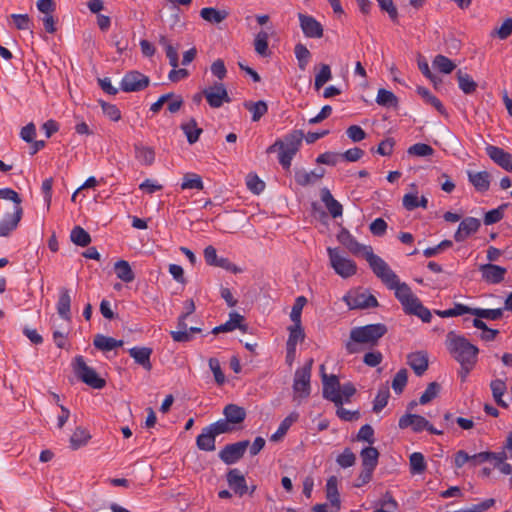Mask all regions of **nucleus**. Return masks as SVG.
I'll list each match as a JSON object with an SVG mask.
<instances>
[{
	"mask_svg": "<svg viewBox=\"0 0 512 512\" xmlns=\"http://www.w3.org/2000/svg\"><path fill=\"white\" fill-rule=\"evenodd\" d=\"M337 239L352 254L365 257L374 274L381 279L388 289L395 291V297L401 303L405 314L417 316L425 323L431 321L432 314L430 310L422 304L420 299L412 292L410 286L405 282H400L389 265L381 257L374 254L371 246L360 244L347 229H342L337 235Z\"/></svg>",
	"mask_w": 512,
	"mask_h": 512,
	"instance_id": "f257e3e1",
	"label": "nucleus"
},
{
	"mask_svg": "<svg viewBox=\"0 0 512 512\" xmlns=\"http://www.w3.org/2000/svg\"><path fill=\"white\" fill-rule=\"evenodd\" d=\"M387 332L388 328L383 323L354 327L350 331L349 340L345 343V349L348 354L359 353V345L375 346Z\"/></svg>",
	"mask_w": 512,
	"mask_h": 512,
	"instance_id": "f03ea898",
	"label": "nucleus"
},
{
	"mask_svg": "<svg viewBox=\"0 0 512 512\" xmlns=\"http://www.w3.org/2000/svg\"><path fill=\"white\" fill-rule=\"evenodd\" d=\"M446 347L458 363H464L465 361L477 362L479 349L464 336L450 331L447 334Z\"/></svg>",
	"mask_w": 512,
	"mask_h": 512,
	"instance_id": "7ed1b4c3",
	"label": "nucleus"
},
{
	"mask_svg": "<svg viewBox=\"0 0 512 512\" xmlns=\"http://www.w3.org/2000/svg\"><path fill=\"white\" fill-rule=\"evenodd\" d=\"M313 359L310 358L304 366L296 369L293 381L294 399L308 398L311 393V371Z\"/></svg>",
	"mask_w": 512,
	"mask_h": 512,
	"instance_id": "20e7f679",
	"label": "nucleus"
},
{
	"mask_svg": "<svg viewBox=\"0 0 512 512\" xmlns=\"http://www.w3.org/2000/svg\"><path fill=\"white\" fill-rule=\"evenodd\" d=\"M320 374L322 380L323 398L333 402L336 406L343 404L342 394L340 393V381L338 376L325 373V365L320 366Z\"/></svg>",
	"mask_w": 512,
	"mask_h": 512,
	"instance_id": "39448f33",
	"label": "nucleus"
},
{
	"mask_svg": "<svg viewBox=\"0 0 512 512\" xmlns=\"http://www.w3.org/2000/svg\"><path fill=\"white\" fill-rule=\"evenodd\" d=\"M329 261L331 267L335 273L342 278H349L356 274L357 265L356 263L343 256L338 248H327Z\"/></svg>",
	"mask_w": 512,
	"mask_h": 512,
	"instance_id": "423d86ee",
	"label": "nucleus"
},
{
	"mask_svg": "<svg viewBox=\"0 0 512 512\" xmlns=\"http://www.w3.org/2000/svg\"><path fill=\"white\" fill-rule=\"evenodd\" d=\"M74 372L82 382L94 389H102L106 384L105 380L99 377L96 371L85 363L82 356L75 358Z\"/></svg>",
	"mask_w": 512,
	"mask_h": 512,
	"instance_id": "0eeeda50",
	"label": "nucleus"
},
{
	"mask_svg": "<svg viewBox=\"0 0 512 512\" xmlns=\"http://www.w3.org/2000/svg\"><path fill=\"white\" fill-rule=\"evenodd\" d=\"M150 79L139 71H130L121 80L120 88L124 92H137L147 88Z\"/></svg>",
	"mask_w": 512,
	"mask_h": 512,
	"instance_id": "6e6552de",
	"label": "nucleus"
},
{
	"mask_svg": "<svg viewBox=\"0 0 512 512\" xmlns=\"http://www.w3.org/2000/svg\"><path fill=\"white\" fill-rule=\"evenodd\" d=\"M343 300L350 309H367L378 306L376 297L365 292L349 293L343 297Z\"/></svg>",
	"mask_w": 512,
	"mask_h": 512,
	"instance_id": "1a4fd4ad",
	"label": "nucleus"
},
{
	"mask_svg": "<svg viewBox=\"0 0 512 512\" xmlns=\"http://www.w3.org/2000/svg\"><path fill=\"white\" fill-rule=\"evenodd\" d=\"M249 445L248 440L227 444L220 452L219 458L227 465L235 464L243 456Z\"/></svg>",
	"mask_w": 512,
	"mask_h": 512,
	"instance_id": "9d476101",
	"label": "nucleus"
},
{
	"mask_svg": "<svg viewBox=\"0 0 512 512\" xmlns=\"http://www.w3.org/2000/svg\"><path fill=\"white\" fill-rule=\"evenodd\" d=\"M202 94L212 108H219L223 103H229L231 101L222 83H215L213 86L204 89Z\"/></svg>",
	"mask_w": 512,
	"mask_h": 512,
	"instance_id": "9b49d317",
	"label": "nucleus"
},
{
	"mask_svg": "<svg viewBox=\"0 0 512 512\" xmlns=\"http://www.w3.org/2000/svg\"><path fill=\"white\" fill-rule=\"evenodd\" d=\"M300 28L307 38L319 39L323 37L324 28L313 16L298 13Z\"/></svg>",
	"mask_w": 512,
	"mask_h": 512,
	"instance_id": "f8f14e48",
	"label": "nucleus"
},
{
	"mask_svg": "<svg viewBox=\"0 0 512 512\" xmlns=\"http://www.w3.org/2000/svg\"><path fill=\"white\" fill-rule=\"evenodd\" d=\"M204 259L210 266L220 267L233 273L240 271L228 258L218 257L216 249L211 245L204 249Z\"/></svg>",
	"mask_w": 512,
	"mask_h": 512,
	"instance_id": "ddd939ff",
	"label": "nucleus"
},
{
	"mask_svg": "<svg viewBox=\"0 0 512 512\" xmlns=\"http://www.w3.org/2000/svg\"><path fill=\"white\" fill-rule=\"evenodd\" d=\"M479 271L482 274V279L489 284L501 283L507 272L506 268L492 263L480 265Z\"/></svg>",
	"mask_w": 512,
	"mask_h": 512,
	"instance_id": "4468645a",
	"label": "nucleus"
},
{
	"mask_svg": "<svg viewBox=\"0 0 512 512\" xmlns=\"http://www.w3.org/2000/svg\"><path fill=\"white\" fill-rule=\"evenodd\" d=\"M486 153L489 158L501 168L508 172H512V155L510 153L493 145H488L486 147Z\"/></svg>",
	"mask_w": 512,
	"mask_h": 512,
	"instance_id": "2eb2a0df",
	"label": "nucleus"
},
{
	"mask_svg": "<svg viewBox=\"0 0 512 512\" xmlns=\"http://www.w3.org/2000/svg\"><path fill=\"white\" fill-rule=\"evenodd\" d=\"M481 226V222L479 219L474 217H466L464 218L459 226L457 231L454 234V239L456 242H463L470 235L476 233Z\"/></svg>",
	"mask_w": 512,
	"mask_h": 512,
	"instance_id": "dca6fc26",
	"label": "nucleus"
},
{
	"mask_svg": "<svg viewBox=\"0 0 512 512\" xmlns=\"http://www.w3.org/2000/svg\"><path fill=\"white\" fill-rule=\"evenodd\" d=\"M303 138L304 133L302 130H293L287 134L283 140H277V144H279V150L296 154L302 145Z\"/></svg>",
	"mask_w": 512,
	"mask_h": 512,
	"instance_id": "f3484780",
	"label": "nucleus"
},
{
	"mask_svg": "<svg viewBox=\"0 0 512 512\" xmlns=\"http://www.w3.org/2000/svg\"><path fill=\"white\" fill-rule=\"evenodd\" d=\"M23 216V208L13 210L11 213H6L0 221V237H7L13 232L21 221Z\"/></svg>",
	"mask_w": 512,
	"mask_h": 512,
	"instance_id": "a211bd4d",
	"label": "nucleus"
},
{
	"mask_svg": "<svg viewBox=\"0 0 512 512\" xmlns=\"http://www.w3.org/2000/svg\"><path fill=\"white\" fill-rule=\"evenodd\" d=\"M229 487L240 497L247 493L248 487L241 471L237 468L230 469L226 475Z\"/></svg>",
	"mask_w": 512,
	"mask_h": 512,
	"instance_id": "6ab92c4d",
	"label": "nucleus"
},
{
	"mask_svg": "<svg viewBox=\"0 0 512 512\" xmlns=\"http://www.w3.org/2000/svg\"><path fill=\"white\" fill-rule=\"evenodd\" d=\"M398 425L401 429L411 426L412 430L418 433L426 430L429 426V421L421 415L405 414L399 419Z\"/></svg>",
	"mask_w": 512,
	"mask_h": 512,
	"instance_id": "aec40b11",
	"label": "nucleus"
},
{
	"mask_svg": "<svg viewBox=\"0 0 512 512\" xmlns=\"http://www.w3.org/2000/svg\"><path fill=\"white\" fill-rule=\"evenodd\" d=\"M243 320L244 317L242 315L237 312H232L229 314V320L219 326L214 327L212 333L219 334L224 332H231L237 328L246 331L247 325L242 324Z\"/></svg>",
	"mask_w": 512,
	"mask_h": 512,
	"instance_id": "412c9836",
	"label": "nucleus"
},
{
	"mask_svg": "<svg viewBox=\"0 0 512 512\" xmlns=\"http://www.w3.org/2000/svg\"><path fill=\"white\" fill-rule=\"evenodd\" d=\"M71 296L67 288L62 287L59 290V298L57 301L56 309L59 316L69 321L71 319Z\"/></svg>",
	"mask_w": 512,
	"mask_h": 512,
	"instance_id": "4be33fe9",
	"label": "nucleus"
},
{
	"mask_svg": "<svg viewBox=\"0 0 512 512\" xmlns=\"http://www.w3.org/2000/svg\"><path fill=\"white\" fill-rule=\"evenodd\" d=\"M321 200L333 218L342 216L343 207L331 194L328 188L321 189Z\"/></svg>",
	"mask_w": 512,
	"mask_h": 512,
	"instance_id": "5701e85b",
	"label": "nucleus"
},
{
	"mask_svg": "<svg viewBox=\"0 0 512 512\" xmlns=\"http://www.w3.org/2000/svg\"><path fill=\"white\" fill-rule=\"evenodd\" d=\"M225 419L233 426L238 427L246 418V411L236 404H228L223 409Z\"/></svg>",
	"mask_w": 512,
	"mask_h": 512,
	"instance_id": "b1692460",
	"label": "nucleus"
},
{
	"mask_svg": "<svg viewBox=\"0 0 512 512\" xmlns=\"http://www.w3.org/2000/svg\"><path fill=\"white\" fill-rule=\"evenodd\" d=\"M216 435L213 433L211 428L208 426L202 429V432L196 438V446L202 451H214Z\"/></svg>",
	"mask_w": 512,
	"mask_h": 512,
	"instance_id": "393cba45",
	"label": "nucleus"
},
{
	"mask_svg": "<svg viewBox=\"0 0 512 512\" xmlns=\"http://www.w3.org/2000/svg\"><path fill=\"white\" fill-rule=\"evenodd\" d=\"M129 355L134 359V361L141 365L146 370H151L152 364L150 361V357L152 354V349L149 347H133L129 349Z\"/></svg>",
	"mask_w": 512,
	"mask_h": 512,
	"instance_id": "a878e982",
	"label": "nucleus"
},
{
	"mask_svg": "<svg viewBox=\"0 0 512 512\" xmlns=\"http://www.w3.org/2000/svg\"><path fill=\"white\" fill-rule=\"evenodd\" d=\"M469 182L478 192H486L490 187V174L487 171L467 172Z\"/></svg>",
	"mask_w": 512,
	"mask_h": 512,
	"instance_id": "bb28decb",
	"label": "nucleus"
},
{
	"mask_svg": "<svg viewBox=\"0 0 512 512\" xmlns=\"http://www.w3.org/2000/svg\"><path fill=\"white\" fill-rule=\"evenodd\" d=\"M506 459H507V454L505 451H501L498 453L485 451V452H480V453L474 454L470 458L471 464L473 466H476L478 464H481V463H484L487 461H496V465H499V464H501V462L505 461Z\"/></svg>",
	"mask_w": 512,
	"mask_h": 512,
	"instance_id": "cd10ccee",
	"label": "nucleus"
},
{
	"mask_svg": "<svg viewBox=\"0 0 512 512\" xmlns=\"http://www.w3.org/2000/svg\"><path fill=\"white\" fill-rule=\"evenodd\" d=\"M408 364L417 376H421L428 368V356L425 352H415L408 355Z\"/></svg>",
	"mask_w": 512,
	"mask_h": 512,
	"instance_id": "c85d7f7f",
	"label": "nucleus"
},
{
	"mask_svg": "<svg viewBox=\"0 0 512 512\" xmlns=\"http://www.w3.org/2000/svg\"><path fill=\"white\" fill-rule=\"evenodd\" d=\"M362 468L375 471L378 465L379 452L375 447L368 446L360 452Z\"/></svg>",
	"mask_w": 512,
	"mask_h": 512,
	"instance_id": "c756f323",
	"label": "nucleus"
},
{
	"mask_svg": "<svg viewBox=\"0 0 512 512\" xmlns=\"http://www.w3.org/2000/svg\"><path fill=\"white\" fill-rule=\"evenodd\" d=\"M93 345L98 350L106 352L121 347L123 345V340H117L113 337L105 336L103 334H97L94 337Z\"/></svg>",
	"mask_w": 512,
	"mask_h": 512,
	"instance_id": "7c9ffc66",
	"label": "nucleus"
},
{
	"mask_svg": "<svg viewBox=\"0 0 512 512\" xmlns=\"http://www.w3.org/2000/svg\"><path fill=\"white\" fill-rule=\"evenodd\" d=\"M229 13L226 10H218L213 7H205L200 11V16L203 20L211 24H219L228 17Z\"/></svg>",
	"mask_w": 512,
	"mask_h": 512,
	"instance_id": "2f4dec72",
	"label": "nucleus"
},
{
	"mask_svg": "<svg viewBox=\"0 0 512 512\" xmlns=\"http://www.w3.org/2000/svg\"><path fill=\"white\" fill-rule=\"evenodd\" d=\"M326 497L330 504L340 509V495L338 491V478L336 476H330L326 482Z\"/></svg>",
	"mask_w": 512,
	"mask_h": 512,
	"instance_id": "473e14b6",
	"label": "nucleus"
},
{
	"mask_svg": "<svg viewBox=\"0 0 512 512\" xmlns=\"http://www.w3.org/2000/svg\"><path fill=\"white\" fill-rule=\"evenodd\" d=\"M299 419V413L296 411L291 412L286 418L282 420L277 431L271 435L270 440L277 442L282 439L289 428Z\"/></svg>",
	"mask_w": 512,
	"mask_h": 512,
	"instance_id": "72a5a7b5",
	"label": "nucleus"
},
{
	"mask_svg": "<svg viewBox=\"0 0 512 512\" xmlns=\"http://www.w3.org/2000/svg\"><path fill=\"white\" fill-rule=\"evenodd\" d=\"M114 272L118 279L125 283H130L135 279V274L126 260H118L114 264Z\"/></svg>",
	"mask_w": 512,
	"mask_h": 512,
	"instance_id": "f704fd0d",
	"label": "nucleus"
},
{
	"mask_svg": "<svg viewBox=\"0 0 512 512\" xmlns=\"http://www.w3.org/2000/svg\"><path fill=\"white\" fill-rule=\"evenodd\" d=\"M490 389L492 392V396L497 405L506 408L508 407L507 403L502 399L503 395L507 391L506 382L502 379L492 380L490 383Z\"/></svg>",
	"mask_w": 512,
	"mask_h": 512,
	"instance_id": "c9c22d12",
	"label": "nucleus"
},
{
	"mask_svg": "<svg viewBox=\"0 0 512 512\" xmlns=\"http://www.w3.org/2000/svg\"><path fill=\"white\" fill-rule=\"evenodd\" d=\"M180 128L186 135L189 144H194L199 140V137L203 130L198 127L197 122L194 118H191L188 122L182 123Z\"/></svg>",
	"mask_w": 512,
	"mask_h": 512,
	"instance_id": "e433bc0d",
	"label": "nucleus"
},
{
	"mask_svg": "<svg viewBox=\"0 0 512 512\" xmlns=\"http://www.w3.org/2000/svg\"><path fill=\"white\" fill-rule=\"evenodd\" d=\"M458 86L464 94H472L477 89V83L473 78L463 70L459 69L456 73Z\"/></svg>",
	"mask_w": 512,
	"mask_h": 512,
	"instance_id": "4c0bfd02",
	"label": "nucleus"
},
{
	"mask_svg": "<svg viewBox=\"0 0 512 512\" xmlns=\"http://www.w3.org/2000/svg\"><path fill=\"white\" fill-rule=\"evenodd\" d=\"M136 159L145 166H150L155 160V152L152 148L141 144L134 145Z\"/></svg>",
	"mask_w": 512,
	"mask_h": 512,
	"instance_id": "58836bf2",
	"label": "nucleus"
},
{
	"mask_svg": "<svg viewBox=\"0 0 512 512\" xmlns=\"http://www.w3.org/2000/svg\"><path fill=\"white\" fill-rule=\"evenodd\" d=\"M91 439L90 433L83 427H77L70 437V447L73 450H77L80 447L85 446Z\"/></svg>",
	"mask_w": 512,
	"mask_h": 512,
	"instance_id": "ea45409f",
	"label": "nucleus"
},
{
	"mask_svg": "<svg viewBox=\"0 0 512 512\" xmlns=\"http://www.w3.org/2000/svg\"><path fill=\"white\" fill-rule=\"evenodd\" d=\"M243 106L252 113V121H259L268 111V106L265 101L259 100L257 102L245 101Z\"/></svg>",
	"mask_w": 512,
	"mask_h": 512,
	"instance_id": "a19ab883",
	"label": "nucleus"
},
{
	"mask_svg": "<svg viewBox=\"0 0 512 512\" xmlns=\"http://www.w3.org/2000/svg\"><path fill=\"white\" fill-rule=\"evenodd\" d=\"M186 318V315H180L177 324L178 330L171 332V337L175 342H188L192 339L185 322Z\"/></svg>",
	"mask_w": 512,
	"mask_h": 512,
	"instance_id": "79ce46f5",
	"label": "nucleus"
},
{
	"mask_svg": "<svg viewBox=\"0 0 512 512\" xmlns=\"http://www.w3.org/2000/svg\"><path fill=\"white\" fill-rule=\"evenodd\" d=\"M268 39L269 35L264 30L258 32L255 36L254 49L256 53L261 57H268L270 55V51L268 48Z\"/></svg>",
	"mask_w": 512,
	"mask_h": 512,
	"instance_id": "37998d69",
	"label": "nucleus"
},
{
	"mask_svg": "<svg viewBox=\"0 0 512 512\" xmlns=\"http://www.w3.org/2000/svg\"><path fill=\"white\" fill-rule=\"evenodd\" d=\"M504 309L497 308V309H484V308H471L470 307V313L471 315H474L481 319H487V320H499L503 316Z\"/></svg>",
	"mask_w": 512,
	"mask_h": 512,
	"instance_id": "c03bdc74",
	"label": "nucleus"
},
{
	"mask_svg": "<svg viewBox=\"0 0 512 512\" xmlns=\"http://www.w3.org/2000/svg\"><path fill=\"white\" fill-rule=\"evenodd\" d=\"M432 65L435 69L444 74H450L456 68L452 60L441 54L435 56Z\"/></svg>",
	"mask_w": 512,
	"mask_h": 512,
	"instance_id": "a18cd8bd",
	"label": "nucleus"
},
{
	"mask_svg": "<svg viewBox=\"0 0 512 512\" xmlns=\"http://www.w3.org/2000/svg\"><path fill=\"white\" fill-rule=\"evenodd\" d=\"M71 241L78 246L86 247L91 243V236L80 226H75L70 234Z\"/></svg>",
	"mask_w": 512,
	"mask_h": 512,
	"instance_id": "49530a36",
	"label": "nucleus"
},
{
	"mask_svg": "<svg viewBox=\"0 0 512 512\" xmlns=\"http://www.w3.org/2000/svg\"><path fill=\"white\" fill-rule=\"evenodd\" d=\"M417 92L427 104L433 106L439 113H445V108L442 102L436 96H434L427 88L418 87Z\"/></svg>",
	"mask_w": 512,
	"mask_h": 512,
	"instance_id": "de8ad7c7",
	"label": "nucleus"
},
{
	"mask_svg": "<svg viewBox=\"0 0 512 512\" xmlns=\"http://www.w3.org/2000/svg\"><path fill=\"white\" fill-rule=\"evenodd\" d=\"M294 53H295V57L298 61V67L301 70H305L310 59H311L310 51L304 44L298 43L294 47Z\"/></svg>",
	"mask_w": 512,
	"mask_h": 512,
	"instance_id": "09e8293b",
	"label": "nucleus"
},
{
	"mask_svg": "<svg viewBox=\"0 0 512 512\" xmlns=\"http://www.w3.org/2000/svg\"><path fill=\"white\" fill-rule=\"evenodd\" d=\"M409 464L410 473L413 475L421 474L426 470V462L423 454L420 452H414L410 455Z\"/></svg>",
	"mask_w": 512,
	"mask_h": 512,
	"instance_id": "8fccbe9b",
	"label": "nucleus"
},
{
	"mask_svg": "<svg viewBox=\"0 0 512 512\" xmlns=\"http://www.w3.org/2000/svg\"><path fill=\"white\" fill-rule=\"evenodd\" d=\"M204 188L203 181L198 174L195 173H186L183 177V181L181 183V189H196L202 190Z\"/></svg>",
	"mask_w": 512,
	"mask_h": 512,
	"instance_id": "3c124183",
	"label": "nucleus"
},
{
	"mask_svg": "<svg viewBox=\"0 0 512 512\" xmlns=\"http://www.w3.org/2000/svg\"><path fill=\"white\" fill-rule=\"evenodd\" d=\"M389 397H390L389 388L387 386L381 387L378 390V393L374 399L373 411L375 413H379L380 411H382L386 407Z\"/></svg>",
	"mask_w": 512,
	"mask_h": 512,
	"instance_id": "603ef678",
	"label": "nucleus"
},
{
	"mask_svg": "<svg viewBox=\"0 0 512 512\" xmlns=\"http://www.w3.org/2000/svg\"><path fill=\"white\" fill-rule=\"evenodd\" d=\"M294 178H295L296 183L301 187L313 185L318 182L316 179H314L312 170L307 171L303 168H299V169L295 170Z\"/></svg>",
	"mask_w": 512,
	"mask_h": 512,
	"instance_id": "864d4df0",
	"label": "nucleus"
},
{
	"mask_svg": "<svg viewBox=\"0 0 512 512\" xmlns=\"http://www.w3.org/2000/svg\"><path fill=\"white\" fill-rule=\"evenodd\" d=\"M289 330V337L286 343V346H293L296 347L298 342H301L304 340L305 334L304 330L300 324H293L288 328Z\"/></svg>",
	"mask_w": 512,
	"mask_h": 512,
	"instance_id": "5fc2aeb1",
	"label": "nucleus"
},
{
	"mask_svg": "<svg viewBox=\"0 0 512 512\" xmlns=\"http://www.w3.org/2000/svg\"><path fill=\"white\" fill-rule=\"evenodd\" d=\"M213 433L218 436L220 434H227L237 431L239 427L233 426L230 422H228L225 418L219 419L218 421L209 425Z\"/></svg>",
	"mask_w": 512,
	"mask_h": 512,
	"instance_id": "6e6d98bb",
	"label": "nucleus"
},
{
	"mask_svg": "<svg viewBox=\"0 0 512 512\" xmlns=\"http://www.w3.org/2000/svg\"><path fill=\"white\" fill-rule=\"evenodd\" d=\"M435 313L438 316L442 317V318L456 317V316H461V315H464V314H469L470 313V307H468V306H466L464 304H461V303H457L451 309L436 310Z\"/></svg>",
	"mask_w": 512,
	"mask_h": 512,
	"instance_id": "4d7b16f0",
	"label": "nucleus"
},
{
	"mask_svg": "<svg viewBox=\"0 0 512 512\" xmlns=\"http://www.w3.org/2000/svg\"><path fill=\"white\" fill-rule=\"evenodd\" d=\"M377 104L385 107L396 106L398 103L397 97L391 91L386 89H379L376 97Z\"/></svg>",
	"mask_w": 512,
	"mask_h": 512,
	"instance_id": "13d9d810",
	"label": "nucleus"
},
{
	"mask_svg": "<svg viewBox=\"0 0 512 512\" xmlns=\"http://www.w3.org/2000/svg\"><path fill=\"white\" fill-rule=\"evenodd\" d=\"M408 381V371L405 368L400 369L392 380V388L396 394H401Z\"/></svg>",
	"mask_w": 512,
	"mask_h": 512,
	"instance_id": "bf43d9fd",
	"label": "nucleus"
},
{
	"mask_svg": "<svg viewBox=\"0 0 512 512\" xmlns=\"http://www.w3.org/2000/svg\"><path fill=\"white\" fill-rule=\"evenodd\" d=\"M508 205V203L502 204L498 208L492 209L485 213L484 224L492 225L502 220V218L504 217V211L508 207Z\"/></svg>",
	"mask_w": 512,
	"mask_h": 512,
	"instance_id": "052dcab7",
	"label": "nucleus"
},
{
	"mask_svg": "<svg viewBox=\"0 0 512 512\" xmlns=\"http://www.w3.org/2000/svg\"><path fill=\"white\" fill-rule=\"evenodd\" d=\"M407 153L411 156L428 157L434 154V149L425 143H416L410 146Z\"/></svg>",
	"mask_w": 512,
	"mask_h": 512,
	"instance_id": "680f3d73",
	"label": "nucleus"
},
{
	"mask_svg": "<svg viewBox=\"0 0 512 512\" xmlns=\"http://www.w3.org/2000/svg\"><path fill=\"white\" fill-rule=\"evenodd\" d=\"M247 188L255 195H259L265 189V183L256 174L249 173L246 177Z\"/></svg>",
	"mask_w": 512,
	"mask_h": 512,
	"instance_id": "e2e57ef3",
	"label": "nucleus"
},
{
	"mask_svg": "<svg viewBox=\"0 0 512 512\" xmlns=\"http://www.w3.org/2000/svg\"><path fill=\"white\" fill-rule=\"evenodd\" d=\"M306 303H307V299L304 296H299L296 298L295 303H294L291 313H290V318L293 323H295V324L301 323V314H302L303 307L305 306Z\"/></svg>",
	"mask_w": 512,
	"mask_h": 512,
	"instance_id": "0e129e2a",
	"label": "nucleus"
},
{
	"mask_svg": "<svg viewBox=\"0 0 512 512\" xmlns=\"http://www.w3.org/2000/svg\"><path fill=\"white\" fill-rule=\"evenodd\" d=\"M332 78L330 66L322 64L320 71L315 76V89L319 90L326 82Z\"/></svg>",
	"mask_w": 512,
	"mask_h": 512,
	"instance_id": "69168bd1",
	"label": "nucleus"
},
{
	"mask_svg": "<svg viewBox=\"0 0 512 512\" xmlns=\"http://www.w3.org/2000/svg\"><path fill=\"white\" fill-rule=\"evenodd\" d=\"M440 392V385L437 382H431L428 384L426 390L420 396L419 402L424 405L433 400Z\"/></svg>",
	"mask_w": 512,
	"mask_h": 512,
	"instance_id": "338daca9",
	"label": "nucleus"
},
{
	"mask_svg": "<svg viewBox=\"0 0 512 512\" xmlns=\"http://www.w3.org/2000/svg\"><path fill=\"white\" fill-rule=\"evenodd\" d=\"M356 456L350 448H345L344 451L338 455L336 462L342 468H349L355 464Z\"/></svg>",
	"mask_w": 512,
	"mask_h": 512,
	"instance_id": "774afa93",
	"label": "nucleus"
}]
</instances>
